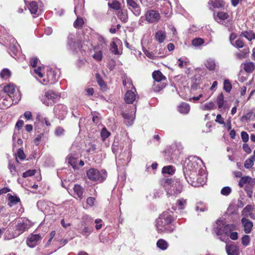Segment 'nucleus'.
<instances>
[{"instance_id":"1","label":"nucleus","mask_w":255,"mask_h":255,"mask_svg":"<svg viewBox=\"0 0 255 255\" xmlns=\"http://www.w3.org/2000/svg\"><path fill=\"white\" fill-rule=\"evenodd\" d=\"M186 165L185 167L184 173L187 182L193 186L197 185L195 183V179L198 174L204 172V169L201 168L203 164L202 160L199 157L195 156H190L186 160Z\"/></svg>"},{"instance_id":"2","label":"nucleus","mask_w":255,"mask_h":255,"mask_svg":"<svg viewBox=\"0 0 255 255\" xmlns=\"http://www.w3.org/2000/svg\"><path fill=\"white\" fill-rule=\"evenodd\" d=\"M20 98V93L15 89L14 85L9 84L3 88L0 87V105H2V108L17 103Z\"/></svg>"},{"instance_id":"3","label":"nucleus","mask_w":255,"mask_h":255,"mask_svg":"<svg viewBox=\"0 0 255 255\" xmlns=\"http://www.w3.org/2000/svg\"><path fill=\"white\" fill-rule=\"evenodd\" d=\"M172 217L170 215L163 213L156 221L155 226L158 233H171L174 230V227L170 225Z\"/></svg>"},{"instance_id":"4","label":"nucleus","mask_w":255,"mask_h":255,"mask_svg":"<svg viewBox=\"0 0 255 255\" xmlns=\"http://www.w3.org/2000/svg\"><path fill=\"white\" fill-rule=\"evenodd\" d=\"M166 190H168L167 193L169 192V187L173 188L172 191L175 194H178L182 192V185L179 181L177 180H172L171 179H163L160 181Z\"/></svg>"},{"instance_id":"5","label":"nucleus","mask_w":255,"mask_h":255,"mask_svg":"<svg viewBox=\"0 0 255 255\" xmlns=\"http://www.w3.org/2000/svg\"><path fill=\"white\" fill-rule=\"evenodd\" d=\"M88 178L93 182H102L106 178V172L95 168H90L86 172Z\"/></svg>"},{"instance_id":"6","label":"nucleus","mask_w":255,"mask_h":255,"mask_svg":"<svg viewBox=\"0 0 255 255\" xmlns=\"http://www.w3.org/2000/svg\"><path fill=\"white\" fill-rule=\"evenodd\" d=\"M31 226V223L27 219H23L19 220L15 227L14 235H13L11 238L18 237L24 232L28 230Z\"/></svg>"},{"instance_id":"7","label":"nucleus","mask_w":255,"mask_h":255,"mask_svg":"<svg viewBox=\"0 0 255 255\" xmlns=\"http://www.w3.org/2000/svg\"><path fill=\"white\" fill-rule=\"evenodd\" d=\"M221 223L222 222L221 221L217 222V224H219V226L214 229L215 232L218 236L222 235L223 233L227 235L229 233H231L232 231H234L236 229V227L234 224H228L224 226L223 229H222L223 227H219Z\"/></svg>"},{"instance_id":"8","label":"nucleus","mask_w":255,"mask_h":255,"mask_svg":"<svg viewBox=\"0 0 255 255\" xmlns=\"http://www.w3.org/2000/svg\"><path fill=\"white\" fill-rule=\"evenodd\" d=\"M45 98L42 101L46 106L52 105L59 98L58 94L52 90H49L45 93Z\"/></svg>"},{"instance_id":"9","label":"nucleus","mask_w":255,"mask_h":255,"mask_svg":"<svg viewBox=\"0 0 255 255\" xmlns=\"http://www.w3.org/2000/svg\"><path fill=\"white\" fill-rule=\"evenodd\" d=\"M127 6L134 15L139 16L141 13V9L137 3L136 0H126Z\"/></svg>"},{"instance_id":"10","label":"nucleus","mask_w":255,"mask_h":255,"mask_svg":"<svg viewBox=\"0 0 255 255\" xmlns=\"http://www.w3.org/2000/svg\"><path fill=\"white\" fill-rule=\"evenodd\" d=\"M54 113L59 119L63 120L67 113V107L62 104H58L54 108Z\"/></svg>"},{"instance_id":"11","label":"nucleus","mask_w":255,"mask_h":255,"mask_svg":"<svg viewBox=\"0 0 255 255\" xmlns=\"http://www.w3.org/2000/svg\"><path fill=\"white\" fill-rule=\"evenodd\" d=\"M132 111H131L130 113H125L124 112L122 113V115L124 119V122L128 126L132 125L133 123L134 119V115L136 111V107L134 106H132Z\"/></svg>"},{"instance_id":"12","label":"nucleus","mask_w":255,"mask_h":255,"mask_svg":"<svg viewBox=\"0 0 255 255\" xmlns=\"http://www.w3.org/2000/svg\"><path fill=\"white\" fill-rule=\"evenodd\" d=\"M145 19L149 23L157 22L160 19V14L157 11L149 10L145 14Z\"/></svg>"},{"instance_id":"13","label":"nucleus","mask_w":255,"mask_h":255,"mask_svg":"<svg viewBox=\"0 0 255 255\" xmlns=\"http://www.w3.org/2000/svg\"><path fill=\"white\" fill-rule=\"evenodd\" d=\"M18 44H17L16 40L14 38H11L10 39V44L9 46V53L10 55L14 58L15 56L20 52L18 48Z\"/></svg>"},{"instance_id":"14","label":"nucleus","mask_w":255,"mask_h":255,"mask_svg":"<svg viewBox=\"0 0 255 255\" xmlns=\"http://www.w3.org/2000/svg\"><path fill=\"white\" fill-rule=\"evenodd\" d=\"M245 184H247L246 186L254 187L255 185V180L249 176L242 177L239 182V186L242 188Z\"/></svg>"},{"instance_id":"15","label":"nucleus","mask_w":255,"mask_h":255,"mask_svg":"<svg viewBox=\"0 0 255 255\" xmlns=\"http://www.w3.org/2000/svg\"><path fill=\"white\" fill-rule=\"evenodd\" d=\"M41 239V236L38 234L31 235L27 239L26 243L30 248H34L37 242Z\"/></svg>"},{"instance_id":"16","label":"nucleus","mask_w":255,"mask_h":255,"mask_svg":"<svg viewBox=\"0 0 255 255\" xmlns=\"http://www.w3.org/2000/svg\"><path fill=\"white\" fill-rule=\"evenodd\" d=\"M205 67L210 71H215L217 67L216 60L213 58H208L205 60L204 63Z\"/></svg>"},{"instance_id":"17","label":"nucleus","mask_w":255,"mask_h":255,"mask_svg":"<svg viewBox=\"0 0 255 255\" xmlns=\"http://www.w3.org/2000/svg\"><path fill=\"white\" fill-rule=\"evenodd\" d=\"M228 17L229 14L223 11H219L217 12L216 16L214 15V18L218 22L225 25L228 24V22H225L224 20Z\"/></svg>"},{"instance_id":"18","label":"nucleus","mask_w":255,"mask_h":255,"mask_svg":"<svg viewBox=\"0 0 255 255\" xmlns=\"http://www.w3.org/2000/svg\"><path fill=\"white\" fill-rule=\"evenodd\" d=\"M241 222L244 227L245 232L246 234L250 233L253 227V222L245 218H243L242 219Z\"/></svg>"},{"instance_id":"19","label":"nucleus","mask_w":255,"mask_h":255,"mask_svg":"<svg viewBox=\"0 0 255 255\" xmlns=\"http://www.w3.org/2000/svg\"><path fill=\"white\" fill-rule=\"evenodd\" d=\"M206 175L204 170V172L198 174V172H197V175L196 176V178L195 179V183L197 184V185L196 186H199L203 185L206 182Z\"/></svg>"},{"instance_id":"20","label":"nucleus","mask_w":255,"mask_h":255,"mask_svg":"<svg viewBox=\"0 0 255 255\" xmlns=\"http://www.w3.org/2000/svg\"><path fill=\"white\" fill-rule=\"evenodd\" d=\"M136 95L134 92L128 90L125 94V100L128 104H132L135 100Z\"/></svg>"},{"instance_id":"21","label":"nucleus","mask_w":255,"mask_h":255,"mask_svg":"<svg viewBox=\"0 0 255 255\" xmlns=\"http://www.w3.org/2000/svg\"><path fill=\"white\" fill-rule=\"evenodd\" d=\"M67 43L70 49L73 52H77V50L80 49V45L79 43L74 41L70 37H68V38Z\"/></svg>"},{"instance_id":"22","label":"nucleus","mask_w":255,"mask_h":255,"mask_svg":"<svg viewBox=\"0 0 255 255\" xmlns=\"http://www.w3.org/2000/svg\"><path fill=\"white\" fill-rule=\"evenodd\" d=\"M226 250L228 255H238L239 254L238 247L235 245H227Z\"/></svg>"},{"instance_id":"23","label":"nucleus","mask_w":255,"mask_h":255,"mask_svg":"<svg viewBox=\"0 0 255 255\" xmlns=\"http://www.w3.org/2000/svg\"><path fill=\"white\" fill-rule=\"evenodd\" d=\"M124 147L123 143H120L119 140L115 139L112 145V149L113 153L116 154L120 150H122Z\"/></svg>"},{"instance_id":"24","label":"nucleus","mask_w":255,"mask_h":255,"mask_svg":"<svg viewBox=\"0 0 255 255\" xmlns=\"http://www.w3.org/2000/svg\"><path fill=\"white\" fill-rule=\"evenodd\" d=\"M7 196L8 200V205L10 207L20 202V199L17 196H13L10 194H8Z\"/></svg>"},{"instance_id":"25","label":"nucleus","mask_w":255,"mask_h":255,"mask_svg":"<svg viewBox=\"0 0 255 255\" xmlns=\"http://www.w3.org/2000/svg\"><path fill=\"white\" fill-rule=\"evenodd\" d=\"M118 18L123 22L126 23L128 21V15L127 10L121 9L117 14Z\"/></svg>"},{"instance_id":"26","label":"nucleus","mask_w":255,"mask_h":255,"mask_svg":"<svg viewBox=\"0 0 255 255\" xmlns=\"http://www.w3.org/2000/svg\"><path fill=\"white\" fill-rule=\"evenodd\" d=\"M166 35L164 31L158 30L155 35V39L159 43H161L164 41L166 38Z\"/></svg>"},{"instance_id":"27","label":"nucleus","mask_w":255,"mask_h":255,"mask_svg":"<svg viewBox=\"0 0 255 255\" xmlns=\"http://www.w3.org/2000/svg\"><path fill=\"white\" fill-rule=\"evenodd\" d=\"M179 112L183 114H187L190 111V106L186 103H182L178 107Z\"/></svg>"},{"instance_id":"28","label":"nucleus","mask_w":255,"mask_h":255,"mask_svg":"<svg viewBox=\"0 0 255 255\" xmlns=\"http://www.w3.org/2000/svg\"><path fill=\"white\" fill-rule=\"evenodd\" d=\"M152 77L155 82H160L165 79V76L159 71H155L152 73Z\"/></svg>"},{"instance_id":"29","label":"nucleus","mask_w":255,"mask_h":255,"mask_svg":"<svg viewBox=\"0 0 255 255\" xmlns=\"http://www.w3.org/2000/svg\"><path fill=\"white\" fill-rule=\"evenodd\" d=\"M208 3L213 6L214 8L223 7L225 5V2L222 0H210Z\"/></svg>"},{"instance_id":"30","label":"nucleus","mask_w":255,"mask_h":255,"mask_svg":"<svg viewBox=\"0 0 255 255\" xmlns=\"http://www.w3.org/2000/svg\"><path fill=\"white\" fill-rule=\"evenodd\" d=\"M241 35L246 37L250 41L255 39V33L252 30L242 32Z\"/></svg>"},{"instance_id":"31","label":"nucleus","mask_w":255,"mask_h":255,"mask_svg":"<svg viewBox=\"0 0 255 255\" xmlns=\"http://www.w3.org/2000/svg\"><path fill=\"white\" fill-rule=\"evenodd\" d=\"M255 65L252 62H249L244 63V69L247 73H252L255 69Z\"/></svg>"},{"instance_id":"32","label":"nucleus","mask_w":255,"mask_h":255,"mask_svg":"<svg viewBox=\"0 0 255 255\" xmlns=\"http://www.w3.org/2000/svg\"><path fill=\"white\" fill-rule=\"evenodd\" d=\"M157 247L162 250H165L168 247V243L163 239H159L156 243Z\"/></svg>"},{"instance_id":"33","label":"nucleus","mask_w":255,"mask_h":255,"mask_svg":"<svg viewBox=\"0 0 255 255\" xmlns=\"http://www.w3.org/2000/svg\"><path fill=\"white\" fill-rule=\"evenodd\" d=\"M68 163L73 167V168L76 169L77 168V158L73 156L71 154L68 155L67 157Z\"/></svg>"},{"instance_id":"34","label":"nucleus","mask_w":255,"mask_h":255,"mask_svg":"<svg viewBox=\"0 0 255 255\" xmlns=\"http://www.w3.org/2000/svg\"><path fill=\"white\" fill-rule=\"evenodd\" d=\"M108 6L115 10H120L121 4L116 0H113L112 2H108Z\"/></svg>"},{"instance_id":"35","label":"nucleus","mask_w":255,"mask_h":255,"mask_svg":"<svg viewBox=\"0 0 255 255\" xmlns=\"http://www.w3.org/2000/svg\"><path fill=\"white\" fill-rule=\"evenodd\" d=\"M186 200L183 198H180L177 200L176 206L179 210L184 209L186 207Z\"/></svg>"},{"instance_id":"36","label":"nucleus","mask_w":255,"mask_h":255,"mask_svg":"<svg viewBox=\"0 0 255 255\" xmlns=\"http://www.w3.org/2000/svg\"><path fill=\"white\" fill-rule=\"evenodd\" d=\"M254 160H255V155L251 156L250 158L246 160L244 166L247 169L250 168L254 165Z\"/></svg>"},{"instance_id":"37","label":"nucleus","mask_w":255,"mask_h":255,"mask_svg":"<svg viewBox=\"0 0 255 255\" xmlns=\"http://www.w3.org/2000/svg\"><path fill=\"white\" fill-rule=\"evenodd\" d=\"M165 87V85L163 83H159V82H154L152 89L155 92H159Z\"/></svg>"},{"instance_id":"38","label":"nucleus","mask_w":255,"mask_h":255,"mask_svg":"<svg viewBox=\"0 0 255 255\" xmlns=\"http://www.w3.org/2000/svg\"><path fill=\"white\" fill-rule=\"evenodd\" d=\"M174 171L173 167L171 165L164 166L162 168V173L164 174L172 175L174 173Z\"/></svg>"},{"instance_id":"39","label":"nucleus","mask_w":255,"mask_h":255,"mask_svg":"<svg viewBox=\"0 0 255 255\" xmlns=\"http://www.w3.org/2000/svg\"><path fill=\"white\" fill-rule=\"evenodd\" d=\"M74 191L78 197L81 198L83 193V189L79 185H75L74 187Z\"/></svg>"},{"instance_id":"40","label":"nucleus","mask_w":255,"mask_h":255,"mask_svg":"<svg viewBox=\"0 0 255 255\" xmlns=\"http://www.w3.org/2000/svg\"><path fill=\"white\" fill-rule=\"evenodd\" d=\"M84 24V21L82 18L77 16V19L74 22V27L79 29L81 28Z\"/></svg>"},{"instance_id":"41","label":"nucleus","mask_w":255,"mask_h":255,"mask_svg":"<svg viewBox=\"0 0 255 255\" xmlns=\"http://www.w3.org/2000/svg\"><path fill=\"white\" fill-rule=\"evenodd\" d=\"M217 103L219 109H221L224 105V95L223 93H220L217 98Z\"/></svg>"},{"instance_id":"42","label":"nucleus","mask_w":255,"mask_h":255,"mask_svg":"<svg viewBox=\"0 0 255 255\" xmlns=\"http://www.w3.org/2000/svg\"><path fill=\"white\" fill-rule=\"evenodd\" d=\"M110 51L115 55H120L121 53L118 50V46L115 42L111 43Z\"/></svg>"},{"instance_id":"43","label":"nucleus","mask_w":255,"mask_h":255,"mask_svg":"<svg viewBox=\"0 0 255 255\" xmlns=\"http://www.w3.org/2000/svg\"><path fill=\"white\" fill-rule=\"evenodd\" d=\"M232 88V85L229 80H225L224 81V89L227 92L229 93Z\"/></svg>"},{"instance_id":"44","label":"nucleus","mask_w":255,"mask_h":255,"mask_svg":"<svg viewBox=\"0 0 255 255\" xmlns=\"http://www.w3.org/2000/svg\"><path fill=\"white\" fill-rule=\"evenodd\" d=\"M96 80L98 84L100 86L102 89H105L106 84L104 81L102 79L99 74H96Z\"/></svg>"},{"instance_id":"45","label":"nucleus","mask_w":255,"mask_h":255,"mask_svg":"<svg viewBox=\"0 0 255 255\" xmlns=\"http://www.w3.org/2000/svg\"><path fill=\"white\" fill-rule=\"evenodd\" d=\"M204 42L203 39L201 38H196L192 40V44L194 46H199L202 45Z\"/></svg>"},{"instance_id":"46","label":"nucleus","mask_w":255,"mask_h":255,"mask_svg":"<svg viewBox=\"0 0 255 255\" xmlns=\"http://www.w3.org/2000/svg\"><path fill=\"white\" fill-rule=\"evenodd\" d=\"M65 132V130L62 127H58L55 128L54 133L56 136H61L64 135Z\"/></svg>"},{"instance_id":"47","label":"nucleus","mask_w":255,"mask_h":255,"mask_svg":"<svg viewBox=\"0 0 255 255\" xmlns=\"http://www.w3.org/2000/svg\"><path fill=\"white\" fill-rule=\"evenodd\" d=\"M92 232V229L87 227H84L83 229L81 230L80 233L86 238L88 237Z\"/></svg>"},{"instance_id":"48","label":"nucleus","mask_w":255,"mask_h":255,"mask_svg":"<svg viewBox=\"0 0 255 255\" xmlns=\"http://www.w3.org/2000/svg\"><path fill=\"white\" fill-rule=\"evenodd\" d=\"M110 134V132L105 128H103L101 131V136L102 140L104 141L109 136Z\"/></svg>"},{"instance_id":"49","label":"nucleus","mask_w":255,"mask_h":255,"mask_svg":"<svg viewBox=\"0 0 255 255\" xmlns=\"http://www.w3.org/2000/svg\"><path fill=\"white\" fill-rule=\"evenodd\" d=\"M250 241V237L248 235H244L242 238V244L245 247H247L249 245Z\"/></svg>"},{"instance_id":"50","label":"nucleus","mask_w":255,"mask_h":255,"mask_svg":"<svg viewBox=\"0 0 255 255\" xmlns=\"http://www.w3.org/2000/svg\"><path fill=\"white\" fill-rule=\"evenodd\" d=\"M232 192L231 188L229 186L223 187L221 191V194L224 196H228Z\"/></svg>"},{"instance_id":"51","label":"nucleus","mask_w":255,"mask_h":255,"mask_svg":"<svg viewBox=\"0 0 255 255\" xmlns=\"http://www.w3.org/2000/svg\"><path fill=\"white\" fill-rule=\"evenodd\" d=\"M15 155L16 159H17V157H18L21 160H23L25 158V155L22 148H19Z\"/></svg>"},{"instance_id":"52","label":"nucleus","mask_w":255,"mask_h":255,"mask_svg":"<svg viewBox=\"0 0 255 255\" xmlns=\"http://www.w3.org/2000/svg\"><path fill=\"white\" fill-rule=\"evenodd\" d=\"M0 77L3 78H6L10 76V72L8 69H4L0 74Z\"/></svg>"},{"instance_id":"53","label":"nucleus","mask_w":255,"mask_h":255,"mask_svg":"<svg viewBox=\"0 0 255 255\" xmlns=\"http://www.w3.org/2000/svg\"><path fill=\"white\" fill-rule=\"evenodd\" d=\"M93 57L97 61H101L103 58V54L101 51H98L93 55Z\"/></svg>"},{"instance_id":"54","label":"nucleus","mask_w":255,"mask_h":255,"mask_svg":"<svg viewBox=\"0 0 255 255\" xmlns=\"http://www.w3.org/2000/svg\"><path fill=\"white\" fill-rule=\"evenodd\" d=\"M35 169L28 170L23 173L22 176L24 178L33 176L35 174Z\"/></svg>"},{"instance_id":"55","label":"nucleus","mask_w":255,"mask_h":255,"mask_svg":"<svg viewBox=\"0 0 255 255\" xmlns=\"http://www.w3.org/2000/svg\"><path fill=\"white\" fill-rule=\"evenodd\" d=\"M253 187L246 186L245 187V190L246 192V193L248 196L250 198H252V194H253Z\"/></svg>"},{"instance_id":"56","label":"nucleus","mask_w":255,"mask_h":255,"mask_svg":"<svg viewBox=\"0 0 255 255\" xmlns=\"http://www.w3.org/2000/svg\"><path fill=\"white\" fill-rule=\"evenodd\" d=\"M214 106V104L212 102H210L209 103H206L204 105V107L203 108V110H210L212 109H213Z\"/></svg>"},{"instance_id":"57","label":"nucleus","mask_w":255,"mask_h":255,"mask_svg":"<svg viewBox=\"0 0 255 255\" xmlns=\"http://www.w3.org/2000/svg\"><path fill=\"white\" fill-rule=\"evenodd\" d=\"M8 169L10 171V172L13 176L15 175L16 172V167L13 163H11V162H9Z\"/></svg>"},{"instance_id":"58","label":"nucleus","mask_w":255,"mask_h":255,"mask_svg":"<svg viewBox=\"0 0 255 255\" xmlns=\"http://www.w3.org/2000/svg\"><path fill=\"white\" fill-rule=\"evenodd\" d=\"M233 45L238 48H242L244 46V43L241 39H238L236 40Z\"/></svg>"},{"instance_id":"59","label":"nucleus","mask_w":255,"mask_h":255,"mask_svg":"<svg viewBox=\"0 0 255 255\" xmlns=\"http://www.w3.org/2000/svg\"><path fill=\"white\" fill-rule=\"evenodd\" d=\"M116 66V61L114 60H111L108 63V68L111 70L112 71L114 70Z\"/></svg>"},{"instance_id":"60","label":"nucleus","mask_w":255,"mask_h":255,"mask_svg":"<svg viewBox=\"0 0 255 255\" xmlns=\"http://www.w3.org/2000/svg\"><path fill=\"white\" fill-rule=\"evenodd\" d=\"M215 121L221 124V125H225V123L224 122V119L222 117L221 115L220 114L217 115L216 117V119L215 120Z\"/></svg>"},{"instance_id":"61","label":"nucleus","mask_w":255,"mask_h":255,"mask_svg":"<svg viewBox=\"0 0 255 255\" xmlns=\"http://www.w3.org/2000/svg\"><path fill=\"white\" fill-rule=\"evenodd\" d=\"M43 133H40L38 134L36 138L34 139V143L36 145H38L40 143L42 137L43 136Z\"/></svg>"},{"instance_id":"62","label":"nucleus","mask_w":255,"mask_h":255,"mask_svg":"<svg viewBox=\"0 0 255 255\" xmlns=\"http://www.w3.org/2000/svg\"><path fill=\"white\" fill-rule=\"evenodd\" d=\"M241 137L244 142H247L249 140V135L246 131L241 132Z\"/></svg>"},{"instance_id":"63","label":"nucleus","mask_w":255,"mask_h":255,"mask_svg":"<svg viewBox=\"0 0 255 255\" xmlns=\"http://www.w3.org/2000/svg\"><path fill=\"white\" fill-rule=\"evenodd\" d=\"M243 148L244 151L247 152L248 154H250L252 152V150L249 146V145L247 143H244L243 145Z\"/></svg>"},{"instance_id":"64","label":"nucleus","mask_w":255,"mask_h":255,"mask_svg":"<svg viewBox=\"0 0 255 255\" xmlns=\"http://www.w3.org/2000/svg\"><path fill=\"white\" fill-rule=\"evenodd\" d=\"M42 69V68L41 67H39L37 69H34V73L38 75L40 78H42L43 77V74L41 73Z\"/></svg>"}]
</instances>
